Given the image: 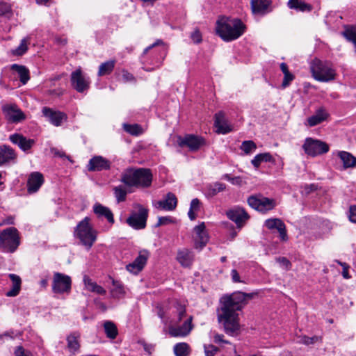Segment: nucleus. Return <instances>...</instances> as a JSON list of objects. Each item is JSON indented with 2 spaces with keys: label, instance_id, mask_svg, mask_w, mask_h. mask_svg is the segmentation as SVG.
Here are the masks:
<instances>
[{
  "label": "nucleus",
  "instance_id": "f257e3e1",
  "mask_svg": "<svg viewBox=\"0 0 356 356\" xmlns=\"http://www.w3.org/2000/svg\"><path fill=\"white\" fill-rule=\"evenodd\" d=\"M254 295V293L236 291L221 298V306L218 310V319L219 323L223 325L227 334L233 336L238 332L240 325L237 312L242 309Z\"/></svg>",
  "mask_w": 356,
  "mask_h": 356
},
{
  "label": "nucleus",
  "instance_id": "f03ea898",
  "mask_svg": "<svg viewBox=\"0 0 356 356\" xmlns=\"http://www.w3.org/2000/svg\"><path fill=\"white\" fill-rule=\"evenodd\" d=\"M152 181V175L149 169H127L122 175L121 181L129 186L148 187Z\"/></svg>",
  "mask_w": 356,
  "mask_h": 356
},
{
  "label": "nucleus",
  "instance_id": "7ed1b4c3",
  "mask_svg": "<svg viewBox=\"0 0 356 356\" xmlns=\"http://www.w3.org/2000/svg\"><path fill=\"white\" fill-rule=\"evenodd\" d=\"M21 243L19 231L14 227H10L0 231V249L6 253L15 252Z\"/></svg>",
  "mask_w": 356,
  "mask_h": 356
},
{
  "label": "nucleus",
  "instance_id": "20e7f679",
  "mask_svg": "<svg viewBox=\"0 0 356 356\" xmlns=\"http://www.w3.org/2000/svg\"><path fill=\"white\" fill-rule=\"evenodd\" d=\"M90 218H84L75 228L74 236L88 250L90 249L97 239V232L90 224Z\"/></svg>",
  "mask_w": 356,
  "mask_h": 356
},
{
  "label": "nucleus",
  "instance_id": "39448f33",
  "mask_svg": "<svg viewBox=\"0 0 356 356\" xmlns=\"http://www.w3.org/2000/svg\"><path fill=\"white\" fill-rule=\"evenodd\" d=\"M313 77L321 82H328L335 79L336 71L330 63L314 59L310 64Z\"/></svg>",
  "mask_w": 356,
  "mask_h": 356
},
{
  "label": "nucleus",
  "instance_id": "423d86ee",
  "mask_svg": "<svg viewBox=\"0 0 356 356\" xmlns=\"http://www.w3.org/2000/svg\"><path fill=\"white\" fill-rule=\"evenodd\" d=\"M245 30V24H217L216 27L217 34L227 42L237 39Z\"/></svg>",
  "mask_w": 356,
  "mask_h": 356
},
{
  "label": "nucleus",
  "instance_id": "0eeeda50",
  "mask_svg": "<svg viewBox=\"0 0 356 356\" xmlns=\"http://www.w3.org/2000/svg\"><path fill=\"white\" fill-rule=\"evenodd\" d=\"M247 202L250 207L262 213L273 210L277 205L274 199L266 197L261 194L250 196Z\"/></svg>",
  "mask_w": 356,
  "mask_h": 356
},
{
  "label": "nucleus",
  "instance_id": "6e6552de",
  "mask_svg": "<svg viewBox=\"0 0 356 356\" xmlns=\"http://www.w3.org/2000/svg\"><path fill=\"white\" fill-rule=\"evenodd\" d=\"M302 149L306 154L315 157L327 153L330 147L325 142L312 138H307L302 145Z\"/></svg>",
  "mask_w": 356,
  "mask_h": 356
},
{
  "label": "nucleus",
  "instance_id": "1a4fd4ad",
  "mask_svg": "<svg viewBox=\"0 0 356 356\" xmlns=\"http://www.w3.org/2000/svg\"><path fill=\"white\" fill-rule=\"evenodd\" d=\"M137 211H132L127 219V224L135 229H143L146 226L148 210L140 204H136Z\"/></svg>",
  "mask_w": 356,
  "mask_h": 356
},
{
  "label": "nucleus",
  "instance_id": "9d476101",
  "mask_svg": "<svg viewBox=\"0 0 356 356\" xmlns=\"http://www.w3.org/2000/svg\"><path fill=\"white\" fill-rule=\"evenodd\" d=\"M72 280L70 276L60 273H54L52 290L56 293H69L71 290Z\"/></svg>",
  "mask_w": 356,
  "mask_h": 356
},
{
  "label": "nucleus",
  "instance_id": "9b49d317",
  "mask_svg": "<svg viewBox=\"0 0 356 356\" xmlns=\"http://www.w3.org/2000/svg\"><path fill=\"white\" fill-rule=\"evenodd\" d=\"M1 108L5 118L9 122L18 123L26 118V115L15 104H5Z\"/></svg>",
  "mask_w": 356,
  "mask_h": 356
},
{
  "label": "nucleus",
  "instance_id": "f8f14e48",
  "mask_svg": "<svg viewBox=\"0 0 356 356\" xmlns=\"http://www.w3.org/2000/svg\"><path fill=\"white\" fill-rule=\"evenodd\" d=\"M177 142L180 147H187L191 151L197 150L204 144V140L202 138L192 134L184 137L178 136Z\"/></svg>",
  "mask_w": 356,
  "mask_h": 356
},
{
  "label": "nucleus",
  "instance_id": "ddd939ff",
  "mask_svg": "<svg viewBox=\"0 0 356 356\" xmlns=\"http://www.w3.org/2000/svg\"><path fill=\"white\" fill-rule=\"evenodd\" d=\"M71 82L73 88L79 92H83L89 88V79L82 74L80 69L72 73Z\"/></svg>",
  "mask_w": 356,
  "mask_h": 356
},
{
  "label": "nucleus",
  "instance_id": "4468645a",
  "mask_svg": "<svg viewBox=\"0 0 356 356\" xmlns=\"http://www.w3.org/2000/svg\"><path fill=\"white\" fill-rule=\"evenodd\" d=\"M111 163L102 156H94L87 165L88 170L90 172L102 171L110 169Z\"/></svg>",
  "mask_w": 356,
  "mask_h": 356
},
{
  "label": "nucleus",
  "instance_id": "2eb2a0df",
  "mask_svg": "<svg viewBox=\"0 0 356 356\" xmlns=\"http://www.w3.org/2000/svg\"><path fill=\"white\" fill-rule=\"evenodd\" d=\"M192 316L188 317L186 320H184L183 324L181 325H171L169 327V334L172 337H186L187 336L190 332L191 331L192 326Z\"/></svg>",
  "mask_w": 356,
  "mask_h": 356
},
{
  "label": "nucleus",
  "instance_id": "dca6fc26",
  "mask_svg": "<svg viewBox=\"0 0 356 356\" xmlns=\"http://www.w3.org/2000/svg\"><path fill=\"white\" fill-rule=\"evenodd\" d=\"M42 113L45 118L54 126H60L63 121L67 118L66 114L63 112L56 111L48 107L42 108Z\"/></svg>",
  "mask_w": 356,
  "mask_h": 356
},
{
  "label": "nucleus",
  "instance_id": "f3484780",
  "mask_svg": "<svg viewBox=\"0 0 356 356\" xmlns=\"http://www.w3.org/2000/svg\"><path fill=\"white\" fill-rule=\"evenodd\" d=\"M9 140L14 145H17L22 151L27 152L35 144L33 139L27 138L21 134H14L9 136Z\"/></svg>",
  "mask_w": 356,
  "mask_h": 356
},
{
  "label": "nucleus",
  "instance_id": "a211bd4d",
  "mask_svg": "<svg viewBox=\"0 0 356 356\" xmlns=\"http://www.w3.org/2000/svg\"><path fill=\"white\" fill-rule=\"evenodd\" d=\"M264 225L270 230L277 229L282 241H286L288 240L286 226L280 218H269L265 221Z\"/></svg>",
  "mask_w": 356,
  "mask_h": 356
},
{
  "label": "nucleus",
  "instance_id": "6ab92c4d",
  "mask_svg": "<svg viewBox=\"0 0 356 356\" xmlns=\"http://www.w3.org/2000/svg\"><path fill=\"white\" fill-rule=\"evenodd\" d=\"M227 217L234 221L238 227L243 225L246 220L249 218V215L243 208L237 207L229 210L227 213Z\"/></svg>",
  "mask_w": 356,
  "mask_h": 356
},
{
  "label": "nucleus",
  "instance_id": "aec40b11",
  "mask_svg": "<svg viewBox=\"0 0 356 356\" xmlns=\"http://www.w3.org/2000/svg\"><path fill=\"white\" fill-rule=\"evenodd\" d=\"M195 234V245L196 248H202L209 241V236L205 229L204 222H202L194 228Z\"/></svg>",
  "mask_w": 356,
  "mask_h": 356
},
{
  "label": "nucleus",
  "instance_id": "412c9836",
  "mask_svg": "<svg viewBox=\"0 0 356 356\" xmlns=\"http://www.w3.org/2000/svg\"><path fill=\"white\" fill-rule=\"evenodd\" d=\"M44 183L43 175L38 172L30 174L27 181V190L29 193L37 192Z\"/></svg>",
  "mask_w": 356,
  "mask_h": 356
},
{
  "label": "nucleus",
  "instance_id": "4be33fe9",
  "mask_svg": "<svg viewBox=\"0 0 356 356\" xmlns=\"http://www.w3.org/2000/svg\"><path fill=\"white\" fill-rule=\"evenodd\" d=\"M177 204V199L176 196L172 193H168L164 200L156 203L155 207L161 210L172 211L176 208Z\"/></svg>",
  "mask_w": 356,
  "mask_h": 356
},
{
  "label": "nucleus",
  "instance_id": "5701e85b",
  "mask_svg": "<svg viewBox=\"0 0 356 356\" xmlns=\"http://www.w3.org/2000/svg\"><path fill=\"white\" fill-rule=\"evenodd\" d=\"M270 0H251L252 12L255 15H264L268 12Z\"/></svg>",
  "mask_w": 356,
  "mask_h": 356
},
{
  "label": "nucleus",
  "instance_id": "b1692460",
  "mask_svg": "<svg viewBox=\"0 0 356 356\" xmlns=\"http://www.w3.org/2000/svg\"><path fill=\"white\" fill-rule=\"evenodd\" d=\"M214 124L217 129L216 132L218 134H225L232 131V128L225 117V113L222 111L216 113Z\"/></svg>",
  "mask_w": 356,
  "mask_h": 356
},
{
  "label": "nucleus",
  "instance_id": "393cba45",
  "mask_svg": "<svg viewBox=\"0 0 356 356\" xmlns=\"http://www.w3.org/2000/svg\"><path fill=\"white\" fill-rule=\"evenodd\" d=\"M328 118V113L323 108L318 109L314 115L307 118L305 124L307 127H314L325 121Z\"/></svg>",
  "mask_w": 356,
  "mask_h": 356
},
{
  "label": "nucleus",
  "instance_id": "a878e982",
  "mask_svg": "<svg viewBox=\"0 0 356 356\" xmlns=\"http://www.w3.org/2000/svg\"><path fill=\"white\" fill-rule=\"evenodd\" d=\"M17 154L12 147L6 145L0 146V165L15 160Z\"/></svg>",
  "mask_w": 356,
  "mask_h": 356
},
{
  "label": "nucleus",
  "instance_id": "bb28decb",
  "mask_svg": "<svg viewBox=\"0 0 356 356\" xmlns=\"http://www.w3.org/2000/svg\"><path fill=\"white\" fill-rule=\"evenodd\" d=\"M93 211L98 218L105 217L108 222L111 224L114 223L113 213L108 207L99 203H96L93 207Z\"/></svg>",
  "mask_w": 356,
  "mask_h": 356
},
{
  "label": "nucleus",
  "instance_id": "cd10ccee",
  "mask_svg": "<svg viewBox=\"0 0 356 356\" xmlns=\"http://www.w3.org/2000/svg\"><path fill=\"white\" fill-rule=\"evenodd\" d=\"M194 255L188 249H183L177 252V259L184 267H189L193 261Z\"/></svg>",
  "mask_w": 356,
  "mask_h": 356
},
{
  "label": "nucleus",
  "instance_id": "c85d7f7f",
  "mask_svg": "<svg viewBox=\"0 0 356 356\" xmlns=\"http://www.w3.org/2000/svg\"><path fill=\"white\" fill-rule=\"evenodd\" d=\"M287 6L290 9L300 12H310L312 10L311 4L302 0H289Z\"/></svg>",
  "mask_w": 356,
  "mask_h": 356
},
{
  "label": "nucleus",
  "instance_id": "c756f323",
  "mask_svg": "<svg viewBox=\"0 0 356 356\" xmlns=\"http://www.w3.org/2000/svg\"><path fill=\"white\" fill-rule=\"evenodd\" d=\"M9 277L12 281V288L6 292L8 297H14L18 295L21 289V278L15 274H10Z\"/></svg>",
  "mask_w": 356,
  "mask_h": 356
},
{
  "label": "nucleus",
  "instance_id": "7c9ffc66",
  "mask_svg": "<svg viewBox=\"0 0 356 356\" xmlns=\"http://www.w3.org/2000/svg\"><path fill=\"white\" fill-rule=\"evenodd\" d=\"M83 282L87 290L100 295L106 293V290L95 282H93L88 276H84Z\"/></svg>",
  "mask_w": 356,
  "mask_h": 356
},
{
  "label": "nucleus",
  "instance_id": "2f4dec72",
  "mask_svg": "<svg viewBox=\"0 0 356 356\" xmlns=\"http://www.w3.org/2000/svg\"><path fill=\"white\" fill-rule=\"evenodd\" d=\"M338 156L342 161L345 168H353L356 165V158L350 153L341 151L339 152Z\"/></svg>",
  "mask_w": 356,
  "mask_h": 356
},
{
  "label": "nucleus",
  "instance_id": "473e14b6",
  "mask_svg": "<svg viewBox=\"0 0 356 356\" xmlns=\"http://www.w3.org/2000/svg\"><path fill=\"white\" fill-rule=\"evenodd\" d=\"M31 41V36L28 35L24 38L19 44V46L11 50V54L13 56H22L28 50V45L29 44Z\"/></svg>",
  "mask_w": 356,
  "mask_h": 356
},
{
  "label": "nucleus",
  "instance_id": "72a5a7b5",
  "mask_svg": "<svg viewBox=\"0 0 356 356\" xmlns=\"http://www.w3.org/2000/svg\"><path fill=\"white\" fill-rule=\"evenodd\" d=\"M12 70L15 71L20 79V81L23 84H26L27 81L29 80V70L23 65H19L17 64H13L11 67Z\"/></svg>",
  "mask_w": 356,
  "mask_h": 356
},
{
  "label": "nucleus",
  "instance_id": "f704fd0d",
  "mask_svg": "<svg viewBox=\"0 0 356 356\" xmlns=\"http://www.w3.org/2000/svg\"><path fill=\"white\" fill-rule=\"evenodd\" d=\"M115 60H110L102 63L99 67V70L97 73L98 76H102L104 75L110 74L113 72L115 67Z\"/></svg>",
  "mask_w": 356,
  "mask_h": 356
},
{
  "label": "nucleus",
  "instance_id": "c9c22d12",
  "mask_svg": "<svg viewBox=\"0 0 356 356\" xmlns=\"http://www.w3.org/2000/svg\"><path fill=\"white\" fill-rule=\"evenodd\" d=\"M341 34L356 47V26L346 25Z\"/></svg>",
  "mask_w": 356,
  "mask_h": 356
},
{
  "label": "nucleus",
  "instance_id": "e433bc0d",
  "mask_svg": "<svg viewBox=\"0 0 356 356\" xmlns=\"http://www.w3.org/2000/svg\"><path fill=\"white\" fill-rule=\"evenodd\" d=\"M225 184L220 182H215L207 186V195L209 197H213L219 192L225 189Z\"/></svg>",
  "mask_w": 356,
  "mask_h": 356
},
{
  "label": "nucleus",
  "instance_id": "4c0bfd02",
  "mask_svg": "<svg viewBox=\"0 0 356 356\" xmlns=\"http://www.w3.org/2000/svg\"><path fill=\"white\" fill-rule=\"evenodd\" d=\"M113 287L111 289V296L114 298H121L125 294L124 286L118 281L112 280Z\"/></svg>",
  "mask_w": 356,
  "mask_h": 356
},
{
  "label": "nucleus",
  "instance_id": "58836bf2",
  "mask_svg": "<svg viewBox=\"0 0 356 356\" xmlns=\"http://www.w3.org/2000/svg\"><path fill=\"white\" fill-rule=\"evenodd\" d=\"M79 338V334H76V333H73L67 337V348L70 352L75 353L79 350L80 346Z\"/></svg>",
  "mask_w": 356,
  "mask_h": 356
},
{
  "label": "nucleus",
  "instance_id": "ea45409f",
  "mask_svg": "<svg viewBox=\"0 0 356 356\" xmlns=\"http://www.w3.org/2000/svg\"><path fill=\"white\" fill-rule=\"evenodd\" d=\"M176 356H188L190 354V346L186 343H178L173 348Z\"/></svg>",
  "mask_w": 356,
  "mask_h": 356
},
{
  "label": "nucleus",
  "instance_id": "a19ab883",
  "mask_svg": "<svg viewBox=\"0 0 356 356\" xmlns=\"http://www.w3.org/2000/svg\"><path fill=\"white\" fill-rule=\"evenodd\" d=\"M105 333L107 337L114 339L118 335V329L115 325L111 321H106L104 323Z\"/></svg>",
  "mask_w": 356,
  "mask_h": 356
},
{
  "label": "nucleus",
  "instance_id": "79ce46f5",
  "mask_svg": "<svg viewBox=\"0 0 356 356\" xmlns=\"http://www.w3.org/2000/svg\"><path fill=\"white\" fill-rule=\"evenodd\" d=\"M272 159L273 158L270 153H262L256 155L252 160L251 163L255 168H257L261 162L271 161Z\"/></svg>",
  "mask_w": 356,
  "mask_h": 356
},
{
  "label": "nucleus",
  "instance_id": "37998d69",
  "mask_svg": "<svg viewBox=\"0 0 356 356\" xmlns=\"http://www.w3.org/2000/svg\"><path fill=\"white\" fill-rule=\"evenodd\" d=\"M149 256V252L147 250H142L139 252L138 256L134 261L143 269L147 263Z\"/></svg>",
  "mask_w": 356,
  "mask_h": 356
},
{
  "label": "nucleus",
  "instance_id": "c03bdc74",
  "mask_svg": "<svg viewBox=\"0 0 356 356\" xmlns=\"http://www.w3.org/2000/svg\"><path fill=\"white\" fill-rule=\"evenodd\" d=\"M149 256V252L147 250H142L139 252L138 256L134 261L143 269L147 263Z\"/></svg>",
  "mask_w": 356,
  "mask_h": 356
},
{
  "label": "nucleus",
  "instance_id": "a18cd8bd",
  "mask_svg": "<svg viewBox=\"0 0 356 356\" xmlns=\"http://www.w3.org/2000/svg\"><path fill=\"white\" fill-rule=\"evenodd\" d=\"M123 128L124 131L128 132L129 134L134 135V136H138L143 133V129L138 124H124Z\"/></svg>",
  "mask_w": 356,
  "mask_h": 356
},
{
  "label": "nucleus",
  "instance_id": "49530a36",
  "mask_svg": "<svg viewBox=\"0 0 356 356\" xmlns=\"http://www.w3.org/2000/svg\"><path fill=\"white\" fill-rule=\"evenodd\" d=\"M241 149L246 154H249L257 149V145L252 140H245L242 143Z\"/></svg>",
  "mask_w": 356,
  "mask_h": 356
},
{
  "label": "nucleus",
  "instance_id": "de8ad7c7",
  "mask_svg": "<svg viewBox=\"0 0 356 356\" xmlns=\"http://www.w3.org/2000/svg\"><path fill=\"white\" fill-rule=\"evenodd\" d=\"M115 195L118 202H122L125 200L127 191L121 186H117L114 188Z\"/></svg>",
  "mask_w": 356,
  "mask_h": 356
},
{
  "label": "nucleus",
  "instance_id": "09e8293b",
  "mask_svg": "<svg viewBox=\"0 0 356 356\" xmlns=\"http://www.w3.org/2000/svg\"><path fill=\"white\" fill-rule=\"evenodd\" d=\"M204 350L205 356H214L218 352L219 349L212 344H205L204 345Z\"/></svg>",
  "mask_w": 356,
  "mask_h": 356
},
{
  "label": "nucleus",
  "instance_id": "8fccbe9b",
  "mask_svg": "<svg viewBox=\"0 0 356 356\" xmlns=\"http://www.w3.org/2000/svg\"><path fill=\"white\" fill-rule=\"evenodd\" d=\"M321 338L316 336L312 337L302 336L300 338L299 342L305 345H310L317 342Z\"/></svg>",
  "mask_w": 356,
  "mask_h": 356
},
{
  "label": "nucleus",
  "instance_id": "3c124183",
  "mask_svg": "<svg viewBox=\"0 0 356 356\" xmlns=\"http://www.w3.org/2000/svg\"><path fill=\"white\" fill-rule=\"evenodd\" d=\"M126 268L128 271L133 274H138L143 270L142 268H140V266L137 265V264L135 263L134 261L127 265Z\"/></svg>",
  "mask_w": 356,
  "mask_h": 356
},
{
  "label": "nucleus",
  "instance_id": "603ef678",
  "mask_svg": "<svg viewBox=\"0 0 356 356\" xmlns=\"http://www.w3.org/2000/svg\"><path fill=\"white\" fill-rule=\"evenodd\" d=\"M172 222H174V219L170 216L159 217L158 219V222L156 226L159 227L161 225H168Z\"/></svg>",
  "mask_w": 356,
  "mask_h": 356
},
{
  "label": "nucleus",
  "instance_id": "864d4df0",
  "mask_svg": "<svg viewBox=\"0 0 356 356\" xmlns=\"http://www.w3.org/2000/svg\"><path fill=\"white\" fill-rule=\"evenodd\" d=\"M122 81L125 83L135 81V77L134 75L125 70L122 71Z\"/></svg>",
  "mask_w": 356,
  "mask_h": 356
},
{
  "label": "nucleus",
  "instance_id": "5fc2aeb1",
  "mask_svg": "<svg viewBox=\"0 0 356 356\" xmlns=\"http://www.w3.org/2000/svg\"><path fill=\"white\" fill-rule=\"evenodd\" d=\"M15 356H33L30 351H26L22 346H18L15 350Z\"/></svg>",
  "mask_w": 356,
  "mask_h": 356
},
{
  "label": "nucleus",
  "instance_id": "6e6d98bb",
  "mask_svg": "<svg viewBox=\"0 0 356 356\" xmlns=\"http://www.w3.org/2000/svg\"><path fill=\"white\" fill-rule=\"evenodd\" d=\"M277 262H278L280 266L288 270L290 268L291 263L290 261L285 257H278L276 259Z\"/></svg>",
  "mask_w": 356,
  "mask_h": 356
},
{
  "label": "nucleus",
  "instance_id": "4d7b16f0",
  "mask_svg": "<svg viewBox=\"0 0 356 356\" xmlns=\"http://www.w3.org/2000/svg\"><path fill=\"white\" fill-rule=\"evenodd\" d=\"M348 218L350 222L356 223V206L353 205L349 208Z\"/></svg>",
  "mask_w": 356,
  "mask_h": 356
},
{
  "label": "nucleus",
  "instance_id": "13d9d810",
  "mask_svg": "<svg viewBox=\"0 0 356 356\" xmlns=\"http://www.w3.org/2000/svg\"><path fill=\"white\" fill-rule=\"evenodd\" d=\"M177 318L181 321L186 316V309L183 305H178L177 307Z\"/></svg>",
  "mask_w": 356,
  "mask_h": 356
},
{
  "label": "nucleus",
  "instance_id": "bf43d9fd",
  "mask_svg": "<svg viewBox=\"0 0 356 356\" xmlns=\"http://www.w3.org/2000/svg\"><path fill=\"white\" fill-rule=\"evenodd\" d=\"M284 80L282 82V86L284 88L288 86L291 81L294 79V76L290 72L284 74Z\"/></svg>",
  "mask_w": 356,
  "mask_h": 356
},
{
  "label": "nucleus",
  "instance_id": "052dcab7",
  "mask_svg": "<svg viewBox=\"0 0 356 356\" xmlns=\"http://www.w3.org/2000/svg\"><path fill=\"white\" fill-rule=\"evenodd\" d=\"M10 6L6 3L0 2V16L4 15L10 13Z\"/></svg>",
  "mask_w": 356,
  "mask_h": 356
},
{
  "label": "nucleus",
  "instance_id": "680f3d73",
  "mask_svg": "<svg viewBox=\"0 0 356 356\" xmlns=\"http://www.w3.org/2000/svg\"><path fill=\"white\" fill-rule=\"evenodd\" d=\"M213 341L216 343H226V344L229 343V342L228 341L224 339L223 334H218V333H216L213 335Z\"/></svg>",
  "mask_w": 356,
  "mask_h": 356
},
{
  "label": "nucleus",
  "instance_id": "e2e57ef3",
  "mask_svg": "<svg viewBox=\"0 0 356 356\" xmlns=\"http://www.w3.org/2000/svg\"><path fill=\"white\" fill-rule=\"evenodd\" d=\"M191 37L195 43H200L202 41V35L199 31H193Z\"/></svg>",
  "mask_w": 356,
  "mask_h": 356
},
{
  "label": "nucleus",
  "instance_id": "0e129e2a",
  "mask_svg": "<svg viewBox=\"0 0 356 356\" xmlns=\"http://www.w3.org/2000/svg\"><path fill=\"white\" fill-rule=\"evenodd\" d=\"M200 202L197 198L193 199L191 202L190 209L191 210H194L195 211H197L200 210Z\"/></svg>",
  "mask_w": 356,
  "mask_h": 356
},
{
  "label": "nucleus",
  "instance_id": "69168bd1",
  "mask_svg": "<svg viewBox=\"0 0 356 356\" xmlns=\"http://www.w3.org/2000/svg\"><path fill=\"white\" fill-rule=\"evenodd\" d=\"M231 276H232V280L234 282H235V283L243 282V281L241 280L239 274L238 273L236 270H235V269L232 270Z\"/></svg>",
  "mask_w": 356,
  "mask_h": 356
},
{
  "label": "nucleus",
  "instance_id": "338daca9",
  "mask_svg": "<svg viewBox=\"0 0 356 356\" xmlns=\"http://www.w3.org/2000/svg\"><path fill=\"white\" fill-rule=\"evenodd\" d=\"M338 263L343 267L342 275L344 278L348 279L350 278V275H348V266L346 263H342L338 261Z\"/></svg>",
  "mask_w": 356,
  "mask_h": 356
},
{
  "label": "nucleus",
  "instance_id": "774afa93",
  "mask_svg": "<svg viewBox=\"0 0 356 356\" xmlns=\"http://www.w3.org/2000/svg\"><path fill=\"white\" fill-rule=\"evenodd\" d=\"M216 22H234V23H236V22H242L240 19H238V18H235V19L229 21L227 17L222 16V17H219V19L216 21Z\"/></svg>",
  "mask_w": 356,
  "mask_h": 356
}]
</instances>
